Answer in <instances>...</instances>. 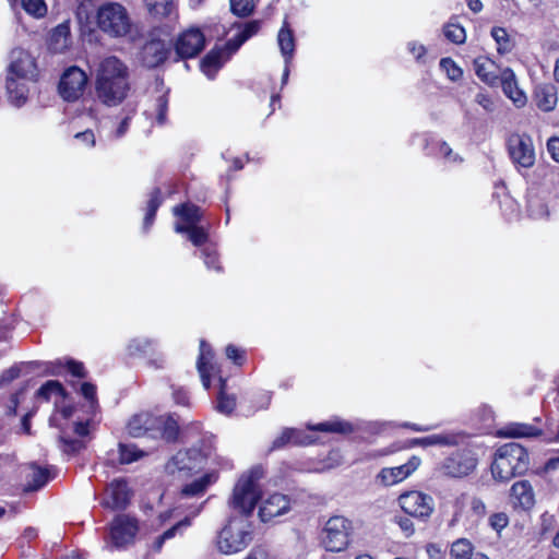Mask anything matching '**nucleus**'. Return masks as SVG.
Returning <instances> with one entry per match:
<instances>
[{
	"instance_id": "nucleus-3",
	"label": "nucleus",
	"mask_w": 559,
	"mask_h": 559,
	"mask_svg": "<svg viewBox=\"0 0 559 559\" xmlns=\"http://www.w3.org/2000/svg\"><path fill=\"white\" fill-rule=\"evenodd\" d=\"M530 456L524 447L510 442L499 447L491 464V474L496 480L508 481L527 471Z\"/></svg>"
},
{
	"instance_id": "nucleus-39",
	"label": "nucleus",
	"mask_w": 559,
	"mask_h": 559,
	"mask_svg": "<svg viewBox=\"0 0 559 559\" xmlns=\"http://www.w3.org/2000/svg\"><path fill=\"white\" fill-rule=\"evenodd\" d=\"M527 212L534 219L546 218L549 214L548 206L543 199L535 194H530L527 199Z\"/></svg>"
},
{
	"instance_id": "nucleus-28",
	"label": "nucleus",
	"mask_w": 559,
	"mask_h": 559,
	"mask_svg": "<svg viewBox=\"0 0 559 559\" xmlns=\"http://www.w3.org/2000/svg\"><path fill=\"white\" fill-rule=\"evenodd\" d=\"M277 44L285 63H290L295 51V37L286 21L277 34Z\"/></svg>"
},
{
	"instance_id": "nucleus-55",
	"label": "nucleus",
	"mask_w": 559,
	"mask_h": 559,
	"mask_svg": "<svg viewBox=\"0 0 559 559\" xmlns=\"http://www.w3.org/2000/svg\"><path fill=\"white\" fill-rule=\"evenodd\" d=\"M80 391L82 395L90 402V406L94 408L97 404L96 386L90 382H84L81 384Z\"/></svg>"
},
{
	"instance_id": "nucleus-5",
	"label": "nucleus",
	"mask_w": 559,
	"mask_h": 559,
	"mask_svg": "<svg viewBox=\"0 0 559 559\" xmlns=\"http://www.w3.org/2000/svg\"><path fill=\"white\" fill-rule=\"evenodd\" d=\"M97 27L110 38H124L133 32L132 17L119 2H105L96 11Z\"/></svg>"
},
{
	"instance_id": "nucleus-27",
	"label": "nucleus",
	"mask_w": 559,
	"mask_h": 559,
	"mask_svg": "<svg viewBox=\"0 0 559 559\" xmlns=\"http://www.w3.org/2000/svg\"><path fill=\"white\" fill-rule=\"evenodd\" d=\"M511 498L514 504L530 509L534 504V491L528 480H520L511 487Z\"/></svg>"
},
{
	"instance_id": "nucleus-45",
	"label": "nucleus",
	"mask_w": 559,
	"mask_h": 559,
	"mask_svg": "<svg viewBox=\"0 0 559 559\" xmlns=\"http://www.w3.org/2000/svg\"><path fill=\"white\" fill-rule=\"evenodd\" d=\"M443 34L448 40L456 45H461L466 40V33L464 27L454 22H449L444 25Z\"/></svg>"
},
{
	"instance_id": "nucleus-53",
	"label": "nucleus",
	"mask_w": 559,
	"mask_h": 559,
	"mask_svg": "<svg viewBox=\"0 0 559 559\" xmlns=\"http://www.w3.org/2000/svg\"><path fill=\"white\" fill-rule=\"evenodd\" d=\"M191 525V520L189 516H186L183 520L177 522L174 526L165 531L162 535L166 540L171 539L176 536L177 533H181L182 530L189 527Z\"/></svg>"
},
{
	"instance_id": "nucleus-14",
	"label": "nucleus",
	"mask_w": 559,
	"mask_h": 559,
	"mask_svg": "<svg viewBox=\"0 0 559 559\" xmlns=\"http://www.w3.org/2000/svg\"><path fill=\"white\" fill-rule=\"evenodd\" d=\"M205 45L204 34L195 27L182 32L174 44L177 58L176 61L181 59L193 58L201 52Z\"/></svg>"
},
{
	"instance_id": "nucleus-12",
	"label": "nucleus",
	"mask_w": 559,
	"mask_h": 559,
	"mask_svg": "<svg viewBox=\"0 0 559 559\" xmlns=\"http://www.w3.org/2000/svg\"><path fill=\"white\" fill-rule=\"evenodd\" d=\"M87 84L86 73L79 67L68 68L59 82V94L66 102H75L84 93Z\"/></svg>"
},
{
	"instance_id": "nucleus-44",
	"label": "nucleus",
	"mask_w": 559,
	"mask_h": 559,
	"mask_svg": "<svg viewBox=\"0 0 559 559\" xmlns=\"http://www.w3.org/2000/svg\"><path fill=\"white\" fill-rule=\"evenodd\" d=\"M162 204L160 191L159 189H154L151 193L150 200L147 202L146 214L144 217V229H147L155 218V214L159 205Z\"/></svg>"
},
{
	"instance_id": "nucleus-31",
	"label": "nucleus",
	"mask_w": 559,
	"mask_h": 559,
	"mask_svg": "<svg viewBox=\"0 0 559 559\" xmlns=\"http://www.w3.org/2000/svg\"><path fill=\"white\" fill-rule=\"evenodd\" d=\"M259 27L260 25L259 22L257 21L246 23L243 27L238 32V34H236L226 43V48L229 49L231 52L237 51L246 40H248L250 37L258 33Z\"/></svg>"
},
{
	"instance_id": "nucleus-10",
	"label": "nucleus",
	"mask_w": 559,
	"mask_h": 559,
	"mask_svg": "<svg viewBox=\"0 0 559 559\" xmlns=\"http://www.w3.org/2000/svg\"><path fill=\"white\" fill-rule=\"evenodd\" d=\"M397 502L406 514L423 521H427L435 511L433 498L418 490L401 493Z\"/></svg>"
},
{
	"instance_id": "nucleus-16",
	"label": "nucleus",
	"mask_w": 559,
	"mask_h": 559,
	"mask_svg": "<svg viewBox=\"0 0 559 559\" xmlns=\"http://www.w3.org/2000/svg\"><path fill=\"white\" fill-rule=\"evenodd\" d=\"M421 460L413 455L405 464L394 467H383L377 479L385 487L394 486L408 478L420 465Z\"/></svg>"
},
{
	"instance_id": "nucleus-34",
	"label": "nucleus",
	"mask_w": 559,
	"mask_h": 559,
	"mask_svg": "<svg viewBox=\"0 0 559 559\" xmlns=\"http://www.w3.org/2000/svg\"><path fill=\"white\" fill-rule=\"evenodd\" d=\"M311 440L307 436H304L301 431L293 428L285 429L281 436L273 441V449H280L288 443L294 444H308Z\"/></svg>"
},
{
	"instance_id": "nucleus-26",
	"label": "nucleus",
	"mask_w": 559,
	"mask_h": 559,
	"mask_svg": "<svg viewBox=\"0 0 559 559\" xmlns=\"http://www.w3.org/2000/svg\"><path fill=\"white\" fill-rule=\"evenodd\" d=\"M534 97L540 110L551 111L558 102L557 88L550 83L539 84L535 87Z\"/></svg>"
},
{
	"instance_id": "nucleus-11",
	"label": "nucleus",
	"mask_w": 559,
	"mask_h": 559,
	"mask_svg": "<svg viewBox=\"0 0 559 559\" xmlns=\"http://www.w3.org/2000/svg\"><path fill=\"white\" fill-rule=\"evenodd\" d=\"M508 151L512 162L522 168L535 164V148L532 138L526 133H512L508 139Z\"/></svg>"
},
{
	"instance_id": "nucleus-61",
	"label": "nucleus",
	"mask_w": 559,
	"mask_h": 559,
	"mask_svg": "<svg viewBox=\"0 0 559 559\" xmlns=\"http://www.w3.org/2000/svg\"><path fill=\"white\" fill-rule=\"evenodd\" d=\"M547 151L551 158L559 163V138L558 136H551L547 141Z\"/></svg>"
},
{
	"instance_id": "nucleus-17",
	"label": "nucleus",
	"mask_w": 559,
	"mask_h": 559,
	"mask_svg": "<svg viewBox=\"0 0 559 559\" xmlns=\"http://www.w3.org/2000/svg\"><path fill=\"white\" fill-rule=\"evenodd\" d=\"M131 499V491L123 479L112 480L106 488L102 504L111 510L126 509Z\"/></svg>"
},
{
	"instance_id": "nucleus-20",
	"label": "nucleus",
	"mask_w": 559,
	"mask_h": 559,
	"mask_svg": "<svg viewBox=\"0 0 559 559\" xmlns=\"http://www.w3.org/2000/svg\"><path fill=\"white\" fill-rule=\"evenodd\" d=\"M464 439V435L457 431H443L433 433L423 438L412 439L409 445L412 447H455L459 445Z\"/></svg>"
},
{
	"instance_id": "nucleus-37",
	"label": "nucleus",
	"mask_w": 559,
	"mask_h": 559,
	"mask_svg": "<svg viewBox=\"0 0 559 559\" xmlns=\"http://www.w3.org/2000/svg\"><path fill=\"white\" fill-rule=\"evenodd\" d=\"M151 14L159 17L170 16L175 12L174 0H144Z\"/></svg>"
},
{
	"instance_id": "nucleus-47",
	"label": "nucleus",
	"mask_w": 559,
	"mask_h": 559,
	"mask_svg": "<svg viewBox=\"0 0 559 559\" xmlns=\"http://www.w3.org/2000/svg\"><path fill=\"white\" fill-rule=\"evenodd\" d=\"M309 429L319 430L324 432H350L353 430L352 425L341 420L325 421L317 426H311Z\"/></svg>"
},
{
	"instance_id": "nucleus-42",
	"label": "nucleus",
	"mask_w": 559,
	"mask_h": 559,
	"mask_svg": "<svg viewBox=\"0 0 559 559\" xmlns=\"http://www.w3.org/2000/svg\"><path fill=\"white\" fill-rule=\"evenodd\" d=\"M144 455V452L132 443H119V462L130 464Z\"/></svg>"
},
{
	"instance_id": "nucleus-9",
	"label": "nucleus",
	"mask_w": 559,
	"mask_h": 559,
	"mask_svg": "<svg viewBox=\"0 0 559 559\" xmlns=\"http://www.w3.org/2000/svg\"><path fill=\"white\" fill-rule=\"evenodd\" d=\"M207 452H202L197 448L186 451H178L165 465L169 475L178 477H188L202 471L207 462Z\"/></svg>"
},
{
	"instance_id": "nucleus-30",
	"label": "nucleus",
	"mask_w": 559,
	"mask_h": 559,
	"mask_svg": "<svg viewBox=\"0 0 559 559\" xmlns=\"http://www.w3.org/2000/svg\"><path fill=\"white\" fill-rule=\"evenodd\" d=\"M215 480V475L213 473H207L203 475L201 478L195 479L192 483L183 486L181 489V495L183 497L202 496Z\"/></svg>"
},
{
	"instance_id": "nucleus-54",
	"label": "nucleus",
	"mask_w": 559,
	"mask_h": 559,
	"mask_svg": "<svg viewBox=\"0 0 559 559\" xmlns=\"http://www.w3.org/2000/svg\"><path fill=\"white\" fill-rule=\"evenodd\" d=\"M394 523L401 528L406 537H411L415 533L414 523L407 516H395Z\"/></svg>"
},
{
	"instance_id": "nucleus-19",
	"label": "nucleus",
	"mask_w": 559,
	"mask_h": 559,
	"mask_svg": "<svg viewBox=\"0 0 559 559\" xmlns=\"http://www.w3.org/2000/svg\"><path fill=\"white\" fill-rule=\"evenodd\" d=\"M502 87L503 94L515 105L522 108L527 103L525 93L519 87L515 73L510 68H504L500 71L499 83Z\"/></svg>"
},
{
	"instance_id": "nucleus-48",
	"label": "nucleus",
	"mask_w": 559,
	"mask_h": 559,
	"mask_svg": "<svg viewBox=\"0 0 559 559\" xmlns=\"http://www.w3.org/2000/svg\"><path fill=\"white\" fill-rule=\"evenodd\" d=\"M440 68L447 74L448 79L456 82L462 79L463 70L451 58H442L440 60Z\"/></svg>"
},
{
	"instance_id": "nucleus-58",
	"label": "nucleus",
	"mask_w": 559,
	"mask_h": 559,
	"mask_svg": "<svg viewBox=\"0 0 559 559\" xmlns=\"http://www.w3.org/2000/svg\"><path fill=\"white\" fill-rule=\"evenodd\" d=\"M67 368L70 371V373L78 378H84L85 377V369L82 362L69 359L67 360Z\"/></svg>"
},
{
	"instance_id": "nucleus-38",
	"label": "nucleus",
	"mask_w": 559,
	"mask_h": 559,
	"mask_svg": "<svg viewBox=\"0 0 559 559\" xmlns=\"http://www.w3.org/2000/svg\"><path fill=\"white\" fill-rule=\"evenodd\" d=\"M219 393L217 397V411L223 414H230L236 406V397L234 395H228L225 391L226 381L219 377Z\"/></svg>"
},
{
	"instance_id": "nucleus-46",
	"label": "nucleus",
	"mask_w": 559,
	"mask_h": 559,
	"mask_svg": "<svg viewBox=\"0 0 559 559\" xmlns=\"http://www.w3.org/2000/svg\"><path fill=\"white\" fill-rule=\"evenodd\" d=\"M167 111H168V98L167 92L160 94L154 104L153 111L151 115L155 116L156 123L158 126H164L167 122Z\"/></svg>"
},
{
	"instance_id": "nucleus-33",
	"label": "nucleus",
	"mask_w": 559,
	"mask_h": 559,
	"mask_svg": "<svg viewBox=\"0 0 559 559\" xmlns=\"http://www.w3.org/2000/svg\"><path fill=\"white\" fill-rule=\"evenodd\" d=\"M70 26L68 23L59 24L51 34L50 48L55 52H62L69 46Z\"/></svg>"
},
{
	"instance_id": "nucleus-50",
	"label": "nucleus",
	"mask_w": 559,
	"mask_h": 559,
	"mask_svg": "<svg viewBox=\"0 0 559 559\" xmlns=\"http://www.w3.org/2000/svg\"><path fill=\"white\" fill-rule=\"evenodd\" d=\"M152 346V341L145 337H136L130 341L128 344L129 355H139L146 353Z\"/></svg>"
},
{
	"instance_id": "nucleus-2",
	"label": "nucleus",
	"mask_w": 559,
	"mask_h": 559,
	"mask_svg": "<svg viewBox=\"0 0 559 559\" xmlns=\"http://www.w3.org/2000/svg\"><path fill=\"white\" fill-rule=\"evenodd\" d=\"M36 76L34 58L24 49L15 48L10 53V63L7 68L5 90L9 102L21 107L27 100V82Z\"/></svg>"
},
{
	"instance_id": "nucleus-52",
	"label": "nucleus",
	"mask_w": 559,
	"mask_h": 559,
	"mask_svg": "<svg viewBox=\"0 0 559 559\" xmlns=\"http://www.w3.org/2000/svg\"><path fill=\"white\" fill-rule=\"evenodd\" d=\"M231 11L239 16L249 15L254 8L253 0H230Z\"/></svg>"
},
{
	"instance_id": "nucleus-29",
	"label": "nucleus",
	"mask_w": 559,
	"mask_h": 559,
	"mask_svg": "<svg viewBox=\"0 0 559 559\" xmlns=\"http://www.w3.org/2000/svg\"><path fill=\"white\" fill-rule=\"evenodd\" d=\"M50 478H51V475H50V471L48 468H44V467L37 466L35 464H32L27 468V474H26L27 483L25 486V490L26 491L37 490V489L41 488L43 486H45Z\"/></svg>"
},
{
	"instance_id": "nucleus-63",
	"label": "nucleus",
	"mask_w": 559,
	"mask_h": 559,
	"mask_svg": "<svg viewBox=\"0 0 559 559\" xmlns=\"http://www.w3.org/2000/svg\"><path fill=\"white\" fill-rule=\"evenodd\" d=\"M475 102L488 112H491L493 110V102L487 94L478 93L475 96Z\"/></svg>"
},
{
	"instance_id": "nucleus-23",
	"label": "nucleus",
	"mask_w": 559,
	"mask_h": 559,
	"mask_svg": "<svg viewBox=\"0 0 559 559\" xmlns=\"http://www.w3.org/2000/svg\"><path fill=\"white\" fill-rule=\"evenodd\" d=\"M233 52L225 48L212 49L201 61V71L210 79H214L218 70L229 59Z\"/></svg>"
},
{
	"instance_id": "nucleus-7",
	"label": "nucleus",
	"mask_w": 559,
	"mask_h": 559,
	"mask_svg": "<svg viewBox=\"0 0 559 559\" xmlns=\"http://www.w3.org/2000/svg\"><path fill=\"white\" fill-rule=\"evenodd\" d=\"M252 540L251 523L245 516H233L217 537V548L222 554L231 555L246 549Z\"/></svg>"
},
{
	"instance_id": "nucleus-41",
	"label": "nucleus",
	"mask_w": 559,
	"mask_h": 559,
	"mask_svg": "<svg viewBox=\"0 0 559 559\" xmlns=\"http://www.w3.org/2000/svg\"><path fill=\"white\" fill-rule=\"evenodd\" d=\"M473 545L466 538H460L451 545V559H471L473 555Z\"/></svg>"
},
{
	"instance_id": "nucleus-18",
	"label": "nucleus",
	"mask_w": 559,
	"mask_h": 559,
	"mask_svg": "<svg viewBox=\"0 0 559 559\" xmlns=\"http://www.w3.org/2000/svg\"><path fill=\"white\" fill-rule=\"evenodd\" d=\"M290 509V500L282 493H273L261 501L259 518L262 522H269L276 516L285 514Z\"/></svg>"
},
{
	"instance_id": "nucleus-24",
	"label": "nucleus",
	"mask_w": 559,
	"mask_h": 559,
	"mask_svg": "<svg viewBox=\"0 0 559 559\" xmlns=\"http://www.w3.org/2000/svg\"><path fill=\"white\" fill-rule=\"evenodd\" d=\"M474 71L479 80L489 86H496L499 83L500 71L498 66L491 59L480 56L474 59Z\"/></svg>"
},
{
	"instance_id": "nucleus-43",
	"label": "nucleus",
	"mask_w": 559,
	"mask_h": 559,
	"mask_svg": "<svg viewBox=\"0 0 559 559\" xmlns=\"http://www.w3.org/2000/svg\"><path fill=\"white\" fill-rule=\"evenodd\" d=\"M21 7L34 19H43L48 11L45 0H21Z\"/></svg>"
},
{
	"instance_id": "nucleus-60",
	"label": "nucleus",
	"mask_w": 559,
	"mask_h": 559,
	"mask_svg": "<svg viewBox=\"0 0 559 559\" xmlns=\"http://www.w3.org/2000/svg\"><path fill=\"white\" fill-rule=\"evenodd\" d=\"M471 510H472L473 514H475L479 518L485 516V514L487 512L485 502L478 497L472 498Z\"/></svg>"
},
{
	"instance_id": "nucleus-22",
	"label": "nucleus",
	"mask_w": 559,
	"mask_h": 559,
	"mask_svg": "<svg viewBox=\"0 0 559 559\" xmlns=\"http://www.w3.org/2000/svg\"><path fill=\"white\" fill-rule=\"evenodd\" d=\"M213 353L210 345L205 341L200 342V355L197 361V368L201 377L202 384L205 390L211 385L212 377L216 376L217 368L211 361Z\"/></svg>"
},
{
	"instance_id": "nucleus-35",
	"label": "nucleus",
	"mask_w": 559,
	"mask_h": 559,
	"mask_svg": "<svg viewBox=\"0 0 559 559\" xmlns=\"http://www.w3.org/2000/svg\"><path fill=\"white\" fill-rule=\"evenodd\" d=\"M175 231L178 234H187L189 240L197 247L207 246V231L204 227L195 225L191 227H185L181 224L175 225Z\"/></svg>"
},
{
	"instance_id": "nucleus-36",
	"label": "nucleus",
	"mask_w": 559,
	"mask_h": 559,
	"mask_svg": "<svg viewBox=\"0 0 559 559\" xmlns=\"http://www.w3.org/2000/svg\"><path fill=\"white\" fill-rule=\"evenodd\" d=\"M493 40L497 45V51L499 55H506L512 51L514 48V40L508 34L503 27L495 26L490 32Z\"/></svg>"
},
{
	"instance_id": "nucleus-13",
	"label": "nucleus",
	"mask_w": 559,
	"mask_h": 559,
	"mask_svg": "<svg viewBox=\"0 0 559 559\" xmlns=\"http://www.w3.org/2000/svg\"><path fill=\"white\" fill-rule=\"evenodd\" d=\"M139 531L138 521L128 514L117 515L109 527V538L112 547L122 548L133 543Z\"/></svg>"
},
{
	"instance_id": "nucleus-49",
	"label": "nucleus",
	"mask_w": 559,
	"mask_h": 559,
	"mask_svg": "<svg viewBox=\"0 0 559 559\" xmlns=\"http://www.w3.org/2000/svg\"><path fill=\"white\" fill-rule=\"evenodd\" d=\"M202 258L204 260V264L209 270H215L219 272L222 270L219 262H218V255L216 252V249L213 246H205L202 249Z\"/></svg>"
},
{
	"instance_id": "nucleus-8",
	"label": "nucleus",
	"mask_w": 559,
	"mask_h": 559,
	"mask_svg": "<svg viewBox=\"0 0 559 559\" xmlns=\"http://www.w3.org/2000/svg\"><path fill=\"white\" fill-rule=\"evenodd\" d=\"M353 534V522L343 515H334L323 527L322 544L328 551L341 552L350 545Z\"/></svg>"
},
{
	"instance_id": "nucleus-56",
	"label": "nucleus",
	"mask_w": 559,
	"mask_h": 559,
	"mask_svg": "<svg viewBox=\"0 0 559 559\" xmlns=\"http://www.w3.org/2000/svg\"><path fill=\"white\" fill-rule=\"evenodd\" d=\"M509 523L508 515L506 513H495L489 518V524L490 526L497 531L500 532L503 530Z\"/></svg>"
},
{
	"instance_id": "nucleus-62",
	"label": "nucleus",
	"mask_w": 559,
	"mask_h": 559,
	"mask_svg": "<svg viewBox=\"0 0 559 559\" xmlns=\"http://www.w3.org/2000/svg\"><path fill=\"white\" fill-rule=\"evenodd\" d=\"M20 368L17 366H13L9 369H7L5 371H3V373L1 374V378H0V384H7V383H10L11 381H13L14 379L19 378L20 376Z\"/></svg>"
},
{
	"instance_id": "nucleus-4",
	"label": "nucleus",
	"mask_w": 559,
	"mask_h": 559,
	"mask_svg": "<svg viewBox=\"0 0 559 559\" xmlns=\"http://www.w3.org/2000/svg\"><path fill=\"white\" fill-rule=\"evenodd\" d=\"M127 430L133 438L147 436L153 439L160 438L171 442L177 439L179 427L177 421L170 416L140 413L129 420Z\"/></svg>"
},
{
	"instance_id": "nucleus-64",
	"label": "nucleus",
	"mask_w": 559,
	"mask_h": 559,
	"mask_svg": "<svg viewBox=\"0 0 559 559\" xmlns=\"http://www.w3.org/2000/svg\"><path fill=\"white\" fill-rule=\"evenodd\" d=\"M426 552L429 559H443L444 550L438 544H428L426 547Z\"/></svg>"
},
{
	"instance_id": "nucleus-15",
	"label": "nucleus",
	"mask_w": 559,
	"mask_h": 559,
	"mask_svg": "<svg viewBox=\"0 0 559 559\" xmlns=\"http://www.w3.org/2000/svg\"><path fill=\"white\" fill-rule=\"evenodd\" d=\"M477 466V459L471 451H461L447 457L440 466L442 474L450 477L469 475Z\"/></svg>"
},
{
	"instance_id": "nucleus-21",
	"label": "nucleus",
	"mask_w": 559,
	"mask_h": 559,
	"mask_svg": "<svg viewBox=\"0 0 559 559\" xmlns=\"http://www.w3.org/2000/svg\"><path fill=\"white\" fill-rule=\"evenodd\" d=\"M169 53L170 49L165 41L152 39L143 46L141 59L145 67L156 68L168 58Z\"/></svg>"
},
{
	"instance_id": "nucleus-51",
	"label": "nucleus",
	"mask_w": 559,
	"mask_h": 559,
	"mask_svg": "<svg viewBox=\"0 0 559 559\" xmlns=\"http://www.w3.org/2000/svg\"><path fill=\"white\" fill-rule=\"evenodd\" d=\"M438 155L441 156L444 159V162L449 164H460L463 160L459 154L452 151V148L447 142L438 143Z\"/></svg>"
},
{
	"instance_id": "nucleus-25",
	"label": "nucleus",
	"mask_w": 559,
	"mask_h": 559,
	"mask_svg": "<svg viewBox=\"0 0 559 559\" xmlns=\"http://www.w3.org/2000/svg\"><path fill=\"white\" fill-rule=\"evenodd\" d=\"M542 435V429L525 423H510L497 432L501 438H537Z\"/></svg>"
},
{
	"instance_id": "nucleus-59",
	"label": "nucleus",
	"mask_w": 559,
	"mask_h": 559,
	"mask_svg": "<svg viewBox=\"0 0 559 559\" xmlns=\"http://www.w3.org/2000/svg\"><path fill=\"white\" fill-rule=\"evenodd\" d=\"M171 389H173L174 401L179 405L188 406L189 405L188 392L183 388L171 386Z\"/></svg>"
},
{
	"instance_id": "nucleus-1",
	"label": "nucleus",
	"mask_w": 559,
	"mask_h": 559,
	"mask_svg": "<svg viewBox=\"0 0 559 559\" xmlns=\"http://www.w3.org/2000/svg\"><path fill=\"white\" fill-rule=\"evenodd\" d=\"M94 88L100 104L120 106L131 91L129 67L116 56L103 58L95 69Z\"/></svg>"
},
{
	"instance_id": "nucleus-6",
	"label": "nucleus",
	"mask_w": 559,
	"mask_h": 559,
	"mask_svg": "<svg viewBox=\"0 0 559 559\" xmlns=\"http://www.w3.org/2000/svg\"><path fill=\"white\" fill-rule=\"evenodd\" d=\"M262 477L260 467L252 468L249 473L242 475L237 481L229 506L248 519L254 510V507L261 498L259 480Z\"/></svg>"
},
{
	"instance_id": "nucleus-40",
	"label": "nucleus",
	"mask_w": 559,
	"mask_h": 559,
	"mask_svg": "<svg viewBox=\"0 0 559 559\" xmlns=\"http://www.w3.org/2000/svg\"><path fill=\"white\" fill-rule=\"evenodd\" d=\"M52 396H57L59 399L64 397V389L57 380L47 381L37 391V397L44 401H49Z\"/></svg>"
},
{
	"instance_id": "nucleus-57",
	"label": "nucleus",
	"mask_w": 559,
	"mask_h": 559,
	"mask_svg": "<svg viewBox=\"0 0 559 559\" xmlns=\"http://www.w3.org/2000/svg\"><path fill=\"white\" fill-rule=\"evenodd\" d=\"M408 51L414 56L417 61H423L426 55V47L417 41H409L407 44Z\"/></svg>"
},
{
	"instance_id": "nucleus-32",
	"label": "nucleus",
	"mask_w": 559,
	"mask_h": 559,
	"mask_svg": "<svg viewBox=\"0 0 559 559\" xmlns=\"http://www.w3.org/2000/svg\"><path fill=\"white\" fill-rule=\"evenodd\" d=\"M174 214L182 221L185 227H191L201 221L200 209L193 204H181L174 207Z\"/></svg>"
}]
</instances>
